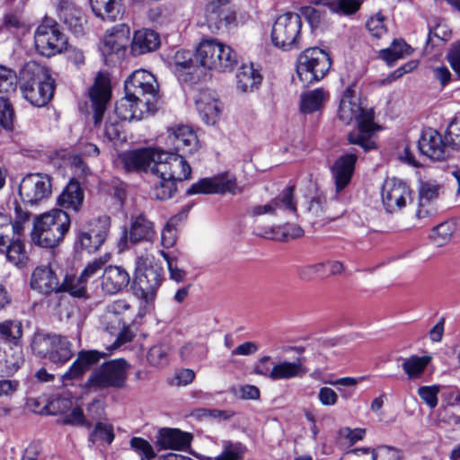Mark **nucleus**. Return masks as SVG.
Segmentation results:
<instances>
[{
  "label": "nucleus",
  "instance_id": "10",
  "mask_svg": "<svg viewBox=\"0 0 460 460\" xmlns=\"http://www.w3.org/2000/svg\"><path fill=\"white\" fill-rule=\"evenodd\" d=\"M302 20L298 13H286L279 15L271 31L273 44L284 50H291L299 47L301 39Z\"/></svg>",
  "mask_w": 460,
  "mask_h": 460
},
{
  "label": "nucleus",
  "instance_id": "9",
  "mask_svg": "<svg viewBox=\"0 0 460 460\" xmlns=\"http://www.w3.org/2000/svg\"><path fill=\"white\" fill-rule=\"evenodd\" d=\"M148 256L140 255L136 260L137 276L134 281L135 296L146 303L153 302L163 282V269L158 266H147Z\"/></svg>",
  "mask_w": 460,
  "mask_h": 460
},
{
  "label": "nucleus",
  "instance_id": "54",
  "mask_svg": "<svg viewBox=\"0 0 460 460\" xmlns=\"http://www.w3.org/2000/svg\"><path fill=\"white\" fill-rule=\"evenodd\" d=\"M0 334L4 340L15 343L22 336L21 323L18 321H6L0 323Z\"/></svg>",
  "mask_w": 460,
  "mask_h": 460
},
{
  "label": "nucleus",
  "instance_id": "58",
  "mask_svg": "<svg viewBox=\"0 0 460 460\" xmlns=\"http://www.w3.org/2000/svg\"><path fill=\"white\" fill-rule=\"evenodd\" d=\"M440 392L439 385H424L418 389V394L420 399L431 409L438 405V394Z\"/></svg>",
  "mask_w": 460,
  "mask_h": 460
},
{
  "label": "nucleus",
  "instance_id": "4",
  "mask_svg": "<svg viewBox=\"0 0 460 460\" xmlns=\"http://www.w3.org/2000/svg\"><path fill=\"white\" fill-rule=\"evenodd\" d=\"M196 60L206 69L230 72L238 63L236 52L211 37H204L196 49Z\"/></svg>",
  "mask_w": 460,
  "mask_h": 460
},
{
  "label": "nucleus",
  "instance_id": "26",
  "mask_svg": "<svg viewBox=\"0 0 460 460\" xmlns=\"http://www.w3.org/2000/svg\"><path fill=\"white\" fill-rule=\"evenodd\" d=\"M59 19L67 25L75 34H82L86 23L85 16L82 10L71 0H58L57 5Z\"/></svg>",
  "mask_w": 460,
  "mask_h": 460
},
{
  "label": "nucleus",
  "instance_id": "52",
  "mask_svg": "<svg viewBox=\"0 0 460 460\" xmlns=\"http://www.w3.org/2000/svg\"><path fill=\"white\" fill-rule=\"evenodd\" d=\"M1 248L0 252H5L7 260L14 265L23 263L26 259L24 246L20 241L9 242L5 247Z\"/></svg>",
  "mask_w": 460,
  "mask_h": 460
},
{
  "label": "nucleus",
  "instance_id": "28",
  "mask_svg": "<svg viewBox=\"0 0 460 460\" xmlns=\"http://www.w3.org/2000/svg\"><path fill=\"white\" fill-rule=\"evenodd\" d=\"M129 282L130 276L124 268L110 265L104 269L101 287L104 293L114 295L127 288Z\"/></svg>",
  "mask_w": 460,
  "mask_h": 460
},
{
  "label": "nucleus",
  "instance_id": "29",
  "mask_svg": "<svg viewBox=\"0 0 460 460\" xmlns=\"http://www.w3.org/2000/svg\"><path fill=\"white\" fill-rule=\"evenodd\" d=\"M31 288L43 295L58 294L59 281L50 266L37 267L31 278Z\"/></svg>",
  "mask_w": 460,
  "mask_h": 460
},
{
  "label": "nucleus",
  "instance_id": "27",
  "mask_svg": "<svg viewBox=\"0 0 460 460\" xmlns=\"http://www.w3.org/2000/svg\"><path fill=\"white\" fill-rule=\"evenodd\" d=\"M157 149H140L123 153L120 155L123 165L127 171L150 169L153 172L154 164H156Z\"/></svg>",
  "mask_w": 460,
  "mask_h": 460
},
{
  "label": "nucleus",
  "instance_id": "53",
  "mask_svg": "<svg viewBox=\"0 0 460 460\" xmlns=\"http://www.w3.org/2000/svg\"><path fill=\"white\" fill-rule=\"evenodd\" d=\"M245 451V446L240 442L225 441L221 455L215 460H239L243 456Z\"/></svg>",
  "mask_w": 460,
  "mask_h": 460
},
{
  "label": "nucleus",
  "instance_id": "14",
  "mask_svg": "<svg viewBox=\"0 0 460 460\" xmlns=\"http://www.w3.org/2000/svg\"><path fill=\"white\" fill-rule=\"evenodd\" d=\"M110 230V218H93L79 230L76 245L88 252H95L106 240Z\"/></svg>",
  "mask_w": 460,
  "mask_h": 460
},
{
  "label": "nucleus",
  "instance_id": "5",
  "mask_svg": "<svg viewBox=\"0 0 460 460\" xmlns=\"http://www.w3.org/2000/svg\"><path fill=\"white\" fill-rule=\"evenodd\" d=\"M31 348L38 357L48 358L59 366L66 364L74 355L72 343L66 337L56 333H35Z\"/></svg>",
  "mask_w": 460,
  "mask_h": 460
},
{
  "label": "nucleus",
  "instance_id": "13",
  "mask_svg": "<svg viewBox=\"0 0 460 460\" xmlns=\"http://www.w3.org/2000/svg\"><path fill=\"white\" fill-rule=\"evenodd\" d=\"M17 75L11 68L0 65V126L12 130L13 126V109L8 98L16 92Z\"/></svg>",
  "mask_w": 460,
  "mask_h": 460
},
{
  "label": "nucleus",
  "instance_id": "33",
  "mask_svg": "<svg viewBox=\"0 0 460 460\" xmlns=\"http://www.w3.org/2000/svg\"><path fill=\"white\" fill-rule=\"evenodd\" d=\"M155 112L146 111L145 106L138 104L137 99L127 96L118 101L115 104L114 117L119 120H140L146 116L152 115Z\"/></svg>",
  "mask_w": 460,
  "mask_h": 460
},
{
  "label": "nucleus",
  "instance_id": "19",
  "mask_svg": "<svg viewBox=\"0 0 460 460\" xmlns=\"http://www.w3.org/2000/svg\"><path fill=\"white\" fill-rule=\"evenodd\" d=\"M236 189L235 180L227 174H219L211 178H203L193 183L186 191L188 195L234 193Z\"/></svg>",
  "mask_w": 460,
  "mask_h": 460
},
{
  "label": "nucleus",
  "instance_id": "39",
  "mask_svg": "<svg viewBox=\"0 0 460 460\" xmlns=\"http://www.w3.org/2000/svg\"><path fill=\"white\" fill-rule=\"evenodd\" d=\"M84 201V192L76 181H70L58 198V204L66 209L77 211Z\"/></svg>",
  "mask_w": 460,
  "mask_h": 460
},
{
  "label": "nucleus",
  "instance_id": "6",
  "mask_svg": "<svg viewBox=\"0 0 460 460\" xmlns=\"http://www.w3.org/2000/svg\"><path fill=\"white\" fill-rule=\"evenodd\" d=\"M128 370V365L122 358L104 362L91 373L84 386L89 391L121 389L126 385Z\"/></svg>",
  "mask_w": 460,
  "mask_h": 460
},
{
  "label": "nucleus",
  "instance_id": "8",
  "mask_svg": "<svg viewBox=\"0 0 460 460\" xmlns=\"http://www.w3.org/2000/svg\"><path fill=\"white\" fill-rule=\"evenodd\" d=\"M157 87L155 76L144 69L134 71L124 85L127 96L137 99L149 112L157 109Z\"/></svg>",
  "mask_w": 460,
  "mask_h": 460
},
{
  "label": "nucleus",
  "instance_id": "63",
  "mask_svg": "<svg viewBox=\"0 0 460 460\" xmlns=\"http://www.w3.org/2000/svg\"><path fill=\"white\" fill-rule=\"evenodd\" d=\"M447 137L453 149L460 150V118H456L450 122Z\"/></svg>",
  "mask_w": 460,
  "mask_h": 460
},
{
  "label": "nucleus",
  "instance_id": "50",
  "mask_svg": "<svg viewBox=\"0 0 460 460\" xmlns=\"http://www.w3.org/2000/svg\"><path fill=\"white\" fill-rule=\"evenodd\" d=\"M360 4L361 1L358 0H328L327 2V6L332 12L344 15L355 13Z\"/></svg>",
  "mask_w": 460,
  "mask_h": 460
},
{
  "label": "nucleus",
  "instance_id": "32",
  "mask_svg": "<svg viewBox=\"0 0 460 460\" xmlns=\"http://www.w3.org/2000/svg\"><path fill=\"white\" fill-rule=\"evenodd\" d=\"M102 354L97 350H82L68 370L62 376L63 381L81 378L93 366L97 364Z\"/></svg>",
  "mask_w": 460,
  "mask_h": 460
},
{
  "label": "nucleus",
  "instance_id": "44",
  "mask_svg": "<svg viewBox=\"0 0 460 460\" xmlns=\"http://www.w3.org/2000/svg\"><path fill=\"white\" fill-rule=\"evenodd\" d=\"M327 98V93L323 89H315L308 92L301 97V111L305 113H312L318 111Z\"/></svg>",
  "mask_w": 460,
  "mask_h": 460
},
{
  "label": "nucleus",
  "instance_id": "18",
  "mask_svg": "<svg viewBox=\"0 0 460 460\" xmlns=\"http://www.w3.org/2000/svg\"><path fill=\"white\" fill-rule=\"evenodd\" d=\"M129 34V27L125 23L117 24L108 30L101 47L102 55L106 58L116 56L117 58H120L123 57Z\"/></svg>",
  "mask_w": 460,
  "mask_h": 460
},
{
  "label": "nucleus",
  "instance_id": "46",
  "mask_svg": "<svg viewBox=\"0 0 460 460\" xmlns=\"http://www.w3.org/2000/svg\"><path fill=\"white\" fill-rule=\"evenodd\" d=\"M174 71L179 75H191L197 68L196 64L192 60V54L190 51H177L174 56Z\"/></svg>",
  "mask_w": 460,
  "mask_h": 460
},
{
  "label": "nucleus",
  "instance_id": "51",
  "mask_svg": "<svg viewBox=\"0 0 460 460\" xmlns=\"http://www.w3.org/2000/svg\"><path fill=\"white\" fill-rule=\"evenodd\" d=\"M170 348L165 344L155 345L147 352L148 362L155 367L167 365L169 361Z\"/></svg>",
  "mask_w": 460,
  "mask_h": 460
},
{
  "label": "nucleus",
  "instance_id": "60",
  "mask_svg": "<svg viewBox=\"0 0 460 460\" xmlns=\"http://www.w3.org/2000/svg\"><path fill=\"white\" fill-rule=\"evenodd\" d=\"M123 133V126L119 119L110 116L105 123L104 135L105 137L112 141L119 140L121 138Z\"/></svg>",
  "mask_w": 460,
  "mask_h": 460
},
{
  "label": "nucleus",
  "instance_id": "38",
  "mask_svg": "<svg viewBox=\"0 0 460 460\" xmlns=\"http://www.w3.org/2000/svg\"><path fill=\"white\" fill-rule=\"evenodd\" d=\"M237 88L243 93L253 92L258 89L262 76L252 65H243L236 74Z\"/></svg>",
  "mask_w": 460,
  "mask_h": 460
},
{
  "label": "nucleus",
  "instance_id": "7",
  "mask_svg": "<svg viewBox=\"0 0 460 460\" xmlns=\"http://www.w3.org/2000/svg\"><path fill=\"white\" fill-rule=\"evenodd\" d=\"M332 65L329 55L319 48L304 50L297 58L296 74L303 86L322 80Z\"/></svg>",
  "mask_w": 460,
  "mask_h": 460
},
{
  "label": "nucleus",
  "instance_id": "41",
  "mask_svg": "<svg viewBox=\"0 0 460 460\" xmlns=\"http://www.w3.org/2000/svg\"><path fill=\"white\" fill-rule=\"evenodd\" d=\"M412 49L403 40H394L392 44L379 51V58L392 66L398 59L410 56Z\"/></svg>",
  "mask_w": 460,
  "mask_h": 460
},
{
  "label": "nucleus",
  "instance_id": "1",
  "mask_svg": "<svg viewBox=\"0 0 460 460\" xmlns=\"http://www.w3.org/2000/svg\"><path fill=\"white\" fill-rule=\"evenodd\" d=\"M361 76L362 71L354 66L347 67L346 73L341 75V82L346 89L340 102L338 116L347 125L357 122V129L348 134V141L367 152L376 147L372 137L378 126L374 122L373 111L363 109L359 99L355 95L354 87Z\"/></svg>",
  "mask_w": 460,
  "mask_h": 460
},
{
  "label": "nucleus",
  "instance_id": "47",
  "mask_svg": "<svg viewBox=\"0 0 460 460\" xmlns=\"http://www.w3.org/2000/svg\"><path fill=\"white\" fill-rule=\"evenodd\" d=\"M455 230L456 226L453 222H443L433 228L431 239L437 246H443L451 239Z\"/></svg>",
  "mask_w": 460,
  "mask_h": 460
},
{
  "label": "nucleus",
  "instance_id": "31",
  "mask_svg": "<svg viewBox=\"0 0 460 460\" xmlns=\"http://www.w3.org/2000/svg\"><path fill=\"white\" fill-rule=\"evenodd\" d=\"M195 102L202 120L207 124H215L221 111L216 93L209 89L202 90Z\"/></svg>",
  "mask_w": 460,
  "mask_h": 460
},
{
  "label": "nucleus",
  "instance_id": "48",
  "mask_svg": "<svg viewBox=\"0 0 460 460\" xmlns=\"http://www.w3.org/2000/svg\"><path fill=\"white\" fill-rule=\"evenodd\" d=\"M158 181L155 183L154 195L157 199L164 200L172 197L176 191V181L166 179L163 175H157Z\"/></svg>",
  "mask_w": 460,
  "mask_h": 460
},
{
  "label": "nucleus",
  "instance_id": "36",
  "mask_svg": "<svg viewBox=\"0 0 460 460\" xmlns=\"http://www.w3.org/2000/svg\"><path fill=\"white\" fill-rule=\"evenodd\" d=\"M94 15L102 21L115 22L121 18L120 0H90Z\"/></svg>",
  "mask_w": 460,
  "mask_h": 460
},
{
  "label": "nucleus",
  "instance_id": "56",
  "mask_svg": "<svg viewBox=\"0 0 460 460\" xmlns=\"http://www.w3.org/2000/svg\"><path fill=\"white\" fill-rule=\"evenodd\" d=\"M439 186L432 182H421L419 188L420 206L424 207L438 197Z\"/></svg>",
  "mask_w": 460,
  "mask_h": 460
},
{
  "label": "nucleus",
  "instance_id": "61",
  "mask_svg": "<svg viewBox=\"0 0 460 460\" xmlns=\"http://www.w3.org/2000/svg\"><path fill=\"white\" fill-rule=\"evenodd\" d=\"M62 423L72 426H84L86 428L92 426L91 422L85 420L83 410L79 407L74 408L69 413L66 414L62 419Z\"/></svg>",
  "mask_w": 460,
  "mask_h": 460
},
{
  "label": "nucleus",
  "instance_id": "11",
  "mask_svg": "<svg viewBox=\"0 0 460 460\" xmlns=\"http://www.w3.org/2000/svg\"><path fill=\"white\" fill-rule=\"evenodd\" d=\"M34 45L39 54L50 58L66 48V38L57 22L46 20L34 32Z\"/></svg>",
  "mask_w": 460,
  "mask_h": 460
},
{
  "label": "nucleus",
  "instance_id": "25",
  "mask_svg": "<svg viewBox=\"0 0 460 460\" xmlns=\"http://www.w3.org/2000/svg\"><path fill=\"white\" fill-rule=\"evenodd\" d=\"M420 152L431 160H442L446 155V145L441 135L433 128L425 129L419 141Z\"/></svg>",
  "mask_w": 460,
  "mask_h": 460
},
{
  "label": "nucleus",
  "instance_id": "57",
  "mask_svg": "<svg viewBox=\"0 0 460 460\" xmlns=\"http://www.w3.org/2000/svg\"><path fill=\"white\" fill-rule=\"evenodd\" d=\"M114 439L113 428L110 424L97 422L93 431L90 436V441L94 443L96 440H103L111 444Z\"/></svg>",
  "mask_w": 460,
  "mask_h": 460
},
{
  "label": "nucleus",
  "instance_id": "64",
  "mask_svg": "<svg viewBox=\"0 0 460 460\" xmlns=\"http://www.w3.org/2000/svg\"><path fill=\"white\" fill-rule=\"evenodd\" d=\"M10 233H13L12 220L8 216L0 213V247H5L10 242Z\"/></svg>",
  "mask_w": 460,
  "mask_h": 460
},
{
  "label": "nucleus",
  "instance_id": "62",
  "mask_svg": "<svg viewBox=\"0 0 460 460\" xmlns=\"http://www.w3.org/2000/svg\"><path fill=\"white\" fill-rule=\"evenodd\" d=\"M110 258L111 256L109 254H105L104 256L95 259L92 262L88 263L80 274L81 279H84L87 282L88 279L97 273L110 260Z\"/></svg>",
  "mask_w": 460,
  "mask_h": 460
},
{
  "label": "nucleus",
  "instance_id": "17",
  "mask_svg": "<svg viewBox=\"0 0 460 460\" xmlns=\"http://www.w3.org/2000/svg\"><path fill=\"white\" fill-rule=\"evenodd\" d=\"M89 97L93 110L94 125L101 123L106 106L111 98L110 78L103 73H99L93 85L89 90Z\"/></svg>",
  "mask_w": 460,
  "mask_h": 460
},
{
  "label": "nucleus",
  "instance_id": "40",
  "mask_svg": "<svg viewBox=\"0 0 460 460\" xmlns=\"http://www.w3.org/2000/svg\"><path fill=\"white\" fill-rule=\"evenodd\" d=\"M370 454L371 460H402V453L400 449H397L389 446H380L376 449H370L368 447L355 448L347 453L348 456H359V454Z\"/></svg>",
  "mask_w": 460,
  "mask_h": 460
},
{
  "label": "nucleus",
  "instance_id": "21",
  "mask_svg": "<svg viewBox=\"0 0 460 460\" xmlns=\"http://www.w3.org/2000/svg\"><path fill=\"white\" fill-rule=\"evenodd\" d=\"M295 186L287 187L283 192L272 199L264 205H255L251 207L247 213L252 217H257L263 215H275L279 208H284L295 213L296 211V203L294 199Z\"/></svg>",
  "mask_w": 460,
  "mask_h": 460
},
{
  "label": "nucleus",
  "instance_id": "43",
  "mask_svg": "<svg viewBox=\"0 0 460 460\" xmlns=\"http://www.w3.org/2000/svg\"><path fill=\"white\" fill-rule=\"evenodd\" d=\"M402 368L407 375L409 379L419 378L425 371L430 358L428 356L419 357L412 355L406 358H402Z\"/></svg>",
  "mask_w": 460,
  "mask_h": 460
},
{
  "label": "nucleus",
  "instance_id": "24",
  "mask_svg": "<svg viewBox=\"0 0 460 460\" xmlns=\"http://www.w3.org/2000/svg\"><path fill=\"white\" fill-rule=\"evenodd\" d=\"M127 238L131 244L154 243L156 237L154 223L145 215L132 217Z\"/></svg>",
  "mask_w": 460,
  "mask_h": 460
},
{
  "label": "nucleus",
  "instance_id": "16",
  "mask_svg": "<svg viewBox=\"0 0 460 460\" xmlns=\"http://www.w3.org/2000/svg\"><path fill=\"white\" fill-rule=\"evenodd\" d=\"M381 197L386 211L393 213L406 206L411 199V190L402 181L387 179L383 184Z\"/></svg>",
  "mask_w": 460,
  "mask_h": 460
},
{
  "label": "nucleus",
  "instance_id": "22",
  "mask_svg": "<svg viewBox=\"0 0 460 460\" xmlns=\"http://www.w3.org/2000/svg\"><path fill=\"white\" fill-rule=\"evenodd\" d=\"M167 141L176 152L184 155H193L199 148L197 134L188 126H177L169 129Z\"/></svg>",
  "mask_w": 460,
  "mask_h": 460
},
{
  "label": "nucleus",
  "instance_id": "45",
  "mask_svg": "<svg viewBox=\"0 0 460 460\" xmlns=\"http://www.w3.org/2000/svg\"><path fill=\"white\" fill-rule=\"evenodd\" d=\"M308 213L314 218L333 220L338 215L330 211L326 207V199L322 195L313 198L308 206Z\"/></svg>",
  "mask_w": 460,
  "mask_h": 460
},
{
  "label": "nucleus",
  "instance_id": "23",
  "mask_svg": "<svg viewBox=\"0 0 460 460\" xmlns=\"http://www.w3.org/2000/svg\"><path fill=\"white\" fill-rule=\"evenodd\" d=\"M192 435L179 429L161 428L156 436L158 450H185L190 447Z\"/></svg>",
  "mask_w": 460,
  "mask_h": 460
},
{
  "label": "nucleus",
  "instance_id": "59",
  "mask_svg": "<svg viewBox=\"0 0 460 460\" xmlns=\"http://www.w3.org/2000/svg\"><path fill=\"white\" fill-rule=\"evenodd\" d=\"M160 254L167 262L170 278L177 282H182L185 279L186 272L179 267L177 258L170 256L164 251H160Z\"/></svg>",
  "mask_w": 460,
  "mask_h": 460
},
{
  "label": "nucleus",
  "instance_id": "3",
  "mask_svg": "<svg viewBox=\"0 0 460 460\" xmlns=\"http://www.w3.org/2000/svg\"><path fill=\"white\" fill-rule=\"evenodd\" d=\"M70 227V217L63 209H52L37 217L31 234V242L43 248H54Z\"/></svg>",
  "mask_w": 460,
  "mask_h": 460
},
{
  "label": "nucleus",
  "instance_id": "34",
  "mask_svg": "<svg viewBox=\"0 0 460 460\" xmlns=\"http://www.w3.org/2000/svg\"><path fill=\"white\" fill-rule=\"evenodd\" d=\"M160 45V37L153 30L137 31L131 42L133 55L139 56L155 50Z\"/></svg>",
  "mask_w": 460,
  "mask_h": 460
},
{
  "label": "nucleus",
  "instance_id": "2",
  "mask_svg": "<svg viewBox=\"0 0 460 460\" xmlns=\"http://www.w3.org/2000/svg\"><path fill=\"white\" fill-rule=\"evenodd\" d=\"M21 92L35 107H44L54 96L55 81L49 69L35 61L27 62L21 70Z\"/></svg>",
  "mask_w": 460,
  "mask_h": 460
},
{
  "label": "nucleus",
  "instance_id": "35",
  "mask_svg": "<svg viewBox=\"0 0 460 460\" xmlns=\"http://www.w3.org/2000/svg\"><path fill=\"white\" fill-rule=\"evenodd\" d=\"M308 372V368L305 366L301 358L296 361H279L273 365L272 380H289L294 378H301Z\"/></svg>",
  "mask_w": 460,
  "mask_h": 460
},
{
  "label": "nucleus",
  "instance_id": "49",
  "mask_svg": "<svg viewBox=\"0 0 460 460\" xmlns=\"http://www.w3.org/2000/svg\"><path fill=\"white\" fill-rule=\"evenodd\" d=\"M367 30L373 39L379 40L387 35L388 29L385 17L376 13L370 17L366 23Z\"/></svg>",
  "mask_w": 460,
  "mask_h": 460
},
{
  "label": "nucleus",
  "instance_id": "20",
  "mask_svg": "<svg viewBox=\"0 0 460 460\" xmlns=\"http://www.w3.org/2000/svg\"><path fill=\"white\" fill-rule=\"evenodd\" d=\"M130 309L129 303L122 299L116 300L107 305L100 318L103 331L111 335L118 333L123 324L127 323L126 316Z\"/></svg>",
  "mask_w": 460,
  "mask_h": 460
},
{
  "label": "nucleus",
  "instance_id": "12",
  "mask_svg": "<svg viewBox=\"0 0 460 460\" xmlns=\"http://www.w3.org/2000/svg\"><path fill=\"white\" fill-rule=\"evenodd\" d=\"M155 155L156 164H154V174L163 175V177L172 179L174 181H181L190 178L191 167L183 158L184 155L159 150V155Z\"/></svg>",
  "mask_w": 460,
  "mask_h": 460
},
{
  "label": "nucleus",
  "instance_id": "42",
  "mask_svg": "<svg viewBox=\"0 0 460 460\" xmlns=\"http://www.w3.org/2000/svg\"><path fill=\"white\" fill-rule=\"evenodd\" d=\"M87 282L80 276L66 275L62 283H59L58 293H68L74 297H87Z\"/></svg>",
  "mask_w": 460,
  "mask_h": 460
},
{
  "label": "nucleus",
  "instance_id": "30",
  "mask_svg": "<svg viewBox=\"0 0 460 460\" xmlns=\"http://www.w3.org/2000/svg\"><path fill=\"white\" fill-rule=\"evenodd\" d=\"M357 159L356 154L349 153L341 155L333 164L331 171L337 192L341 191L350 182Z\"/></svg>",
  "mask_w": 460,
  "mask_h": 460
},
{
  "label": "nucleus",
  "instance_id": "55",
  "mask_svg": "<svg viewBox=\"0 0 460 460\" xmlns=\"http://www.w3.org/2000/svg\"><path fill=\"white\" fill-rule=\"evenodd\" d=\"M130 447L140 455V460H152L156 456L152 445L142 438H132L130 439Z\"/></svg>",
  "mask_w": 460,
  "mask_h": 460
},
{
  "label": "nucleus",
  "instance_id": "37",
  "mask_svg": "<svg viewBox=\"0 0 460 460\" xmlns=\"http://www.w3.org/2000/svg\"><path fill=\"white\" fill-rule=\"evenodd\" d=\"M206 21L209 30L214 33L230 31L238 24L236 13L231 9L221 11L216 14H208Z\"/></svg>",
  "mask_w": 460,
  "mask_h": 460
},
{
  "label": "nucleus",
  "instance_id": "15",
  "mask_svg": "<svg viewBox=\"0 0 460 460\" xmlns=\"http://www.w3.org/2000/svg\"><path fill=\"white\" fill-rule=\"evenodd\" d=\"M51 191V178L44 173H29L19 185L22 200L31 205L47 199Z\"/></svg>",
  "mask_w": 460,
  "mask_h": 460
}]
</instances>
